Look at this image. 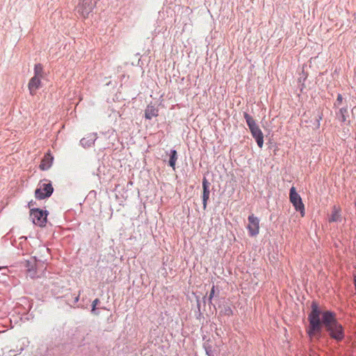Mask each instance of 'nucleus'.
<instances>
[{"label": "nucleus", "mask_w": 356, "mask_h": 356, "mask_svg": "<svg viewBox=\"0 0 356 356\" xmlns=\"http://www.w3.org/2000/svg\"><path fill=\"white\" fill-rule=\"evenodd\" d=\"M308 320L309 325L307 332L310 338H318L322 327L324 326L332 339L337 341L343 339L344 330L338 322L336 314L330 311L321 312L315 302L312 304V311L308 316Z\"/></svg>", "instance_id": "obj_1"}, {"label": "nucleus", "mask_w": 356, "mask_h": 356, "mask_svg": "<svg viewBox=\"0 0 356 356\" xmlns=\"http://www.w3.org/2000/svg\"><path fill=\"white\" fill-rule=\"evenodd\" d=\"M33 70L34 75L29 80L28 83V88L31 95H35L37 90L42 86V79L44 76V72L42 64H35Z\"/></svg>", "instance_id": "obj_2"}, {"label": "nucleus", "mask_w": 356, "mask_h": 356, "mask_svg": "<svg viewBox=\"0 0 356 356\" xmlns=\"http://www.w3.org/2000/svg\"><path fill=\"white\" fill-rule=\"evenodd\" d=\"M244 118L258 146L262 147L264 145V134L255 122V120L248 113H244Z\"/></svg>", "instance_id": "obj_3"}, {"label": "nucleus", "mask_w": 356, "mask_h": 356, "mask_svg": "<svg viewBox=\"0 0 356 356\" xmlns=\"http://www.w3.org/2000/svg\"><path fill=\"white\" fill-rule=\"evenodd\" d=\"M95 6L96 2L93 0H79L75 9L81 17L86 19Z\"/></svg>", "instance_id": "obj_4"}, {"label": "nucleus", "mask_w": 356, "mask_h": 356, "mask_svg": "<svg viewBox=\"0 0 356 356\" xmlns=\"http://www.w3.org/2000/svg\"><path fill=\"white\" fill-rule=\"evenodd\" d=\"M289 200L296 211H299L301 217L305 215V205L300 195L296 192V188L292 186L289 193Z\"/></svg>", "instance_id": "obj_5"}, {"label": "nucleus", "mask_w": 356, "mask_h": 356, "mask_svg": "<svg viewBox=\"0 0 356 356\" xmlns=\"http://www.w3.org/2000/svg\"><path fill=\"white\" fill-rule=\"evenodd\" d=\"M47 213L39 209H31L30 212V217L32 222L40 227L45 225L47 222Z\"/></svg>", "instance_id": "obj_6"}, {"label": "nucleus", "mask_w": 356, "mask_h": 356, "mask_svg": "<svg viewBox=\"0 0 356 356\" xmlns=\"http://www.w3.org/2000/svg\"><path fill=\"white\" fill-rule=\"evenodd\" d=\"M53 191L54 188L50 183H43L35 190V196L37 199L42 200L49 197Z\"/></svg>", "instance_id": "obj_7"}, {"label": "nucleus", "mask_w": 356, "mask_h": 356, "mask_svg": "<svg viewBox=\"0 0 356 356\" xmlns=\"http://www.w3.org/2000/svg\"><path fill=\"white\" fill-rule=\"evenodd\" d=\"M247 229L249 232V235L251 236H255L259 233V220L257 217L253 214L248 216V225Z\"/></svg>", "instance_id": "obj_8"}, {"label": "nucleus", "mask_w": 356, "mask_h": 356, "mask_svg": "<svg viewBox=\"0 0 356 356\" xmlns=\"http://www.w3.org/2000/svg\"><path fill=\"white\" fill-rule=\"evenodd\" d=\"M53 159L54 158L51 156L50 153L45 154L40 164V168L42 170H48L51 166Z\"/></svg>", "instance_id": "obj_9"}, {"label": "nucleus", "mask_w": 356, "mask_h": 356, "mask_svg": "<svg viewBox=\"0 0 356 356\" xmlns=\"http://www.w3.org/2000/svg\"><path fill=\"white\" fill-rule=\"evenodd\" d=\"M159 115V111L154 106H147L145 111V117L146 119L151 120L153 117Z\"/></svg>", "instance_id": "obj_10"}, {"label": "nucleus", "mask_w": 356, "mask_h": 356, "mask_svg": "<svg viewBox=\"0 0 356 356\" xmlns=\"http://www.w3.org/2000/svg\"><path fill=\"white\" fill-rule=\"evenodd\" d=\"M341 218V209L337 206H334L331 216L329 218L330 222H337Z\"/></svg>", "instance_id": "obj_11"}, {"label": "nucleus", "mask_w": 356, "mask_h": 356, "mask_svg": "<svg viewBox=\"0 0 356 356\" xmlns=\"http://www.w3.org/2000/svg\"><path fill=\"white\" fill-rule=\"evenodd\" d=\"M177 160V151L173 149L171 150L170 158L169 160V165L175 170V163Z\"/></svg>", "instance_id": "obj_12"}, {"label": "nucleus", "mask_w": 356, "mask_h": 356, "mask_svg": "<svg viewBox=\"0 0 356 356\" xmlns=\"http://www.w3.org/2000/svg\"><path fill=\"white\" fill-rule=\"evenodd\" d=\"M210 191L209 189H203L202 194V204L203 209H206L207 206V201L209 199Z\"/></svg>", "instance_id": "obj_13"}, {"label": "nucleus", "mask_w": 356, "mask_h": 356, "mask_svg": "<svg viewBox=\"0 0 356 356\" xmlns=\"http://www.w3.org/2000/svg\"><path fill=\"white\" fill-rule=\"evenodd\" d=\"M339 115L340 116V120L343 122H346L348 117V108L347 107H343L339 109Z\"/></svg>", "instance_id": "obj_14"}, {"label": "nucleus", "mask_w": 356, "mask_h": 356, "mask_svg": "<svg viewBox=\"0 0 356 356\" xmlns=\"http://www.w3.org/2000/svg\"><path fill=\"white\" fill-rule=\"evenodd\" d=\"M342 101H343V97L341 94H339L337 95V100H336L335 103L334 104V106L335 107H339L341 104Z\"/></svg>", "instance_id": "obj_15"}, {"label": "nucleus", "mask_w": 356, "mask_h": 356, "mask_svg": "<svg viewBox=\"0 0 356 356\" xmlns=\"http://www.w3.org/2000/svg\"><path fill=\"white\" fill-rule=\"evenodd\" d=\"M99 302V300L98 298H96L92 302V312L94 314H97V313H95V309H96V306L98 305Z\"/></svg>", "instance_id": "obj_16"}, {"label": "nucleus", "mask_w": 356, "mask_h": 356, "mask_svg": "<svg viewBox=\"0 0 356 356\" xmlns=\"http://www.w3.org/2000/svg\"><path fill=\"white\" fill-rule=\"evenodd\" d=\"M209 185L210 183L209 182V181L205 177H204L202 179V188L209 189Z\"/></svg>", "instance_id": "obj_17"}, {"label": "nucleus", "mask_w": 356, "mask_h": 356, "mask_svg": "<svg viewBox=\"0 0 356 356\" xmlns=\"http://www.w3.org/2000/svg\"><path fill=\"white\" fill-rule=\"evenodd\" d=\"M214 293H215V286H213L211 288L210 294H209V302H211L212 298H213Z\"/></svg>", "instance_id": "obj_18"}, {"label": "nucleus", "mask_w": 356, "mask_h": 356, "mask_svg": "<svg viewBox=\"0 0 356 356\" xmlns=\"http://www.w3.org/2000/svg\"><path fill=\"white\" fill-rule=\"evenodd\" d=\"M79 296H80V293L77 296L75 297V298H74V302H77L79 301Z\"/></svg>", "instance_id": "obj_19"}, {"label": "nucleus", "mask_w": 356, "mask_h": 356, "mask_svg": "<svg viewBox=\"0 0 356 356\" xmlns=\"http://www.w3.org/2000/svg\"><path fill=\"white\" fill-rule=\"evenodd\" d=\"M84 140H85V139H84V138H83V139H81V143L83 145Z\"/></svg>", "instance_id": "obj_20"}]
</instances>
